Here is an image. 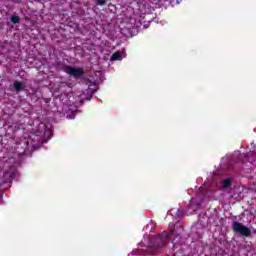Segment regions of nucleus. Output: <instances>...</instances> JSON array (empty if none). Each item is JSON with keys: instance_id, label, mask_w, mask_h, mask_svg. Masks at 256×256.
<instances>
[{"instance_id": "nucleus-2", "label": "nucleus", "mask_w": 256, "mask_h": 256, "mask_svg": "<svg viewBox=\"0 0 256 256\" xmlns=\"http://www.w3.org/2000/svg\"><path fill=\"white\" fill-rule=\"evenodd\" d=\"M169 243V234L162 232L159 236L150 238V247H165Z\"/></svg>"}, {"instance_id": "nucleus-3", "label": "nucleus", "mask_w": 256, "mask_h": 256, "mask_svg": "<svg viewBox=\"0 0 256 256\" xmlns=\"http://www.w3.org/2000/svg\"><path fill=\"white\" fill-rule=\"evenodd\" d=\"M62 71L66 72L67 75H70V77H74V79H83V77H85V69L81 67L75 68L64 64Z\"/></svg>"}, {"instance_id": "nucleus-13", "label": "nucleus", "mask_w": 256, "mask_h": 256, "mask_svg": "<svg viewBox=\"0 0 256 256\" xmlns=\"http://www.w3.org/2000/svg\"><path fill=\"white\" fill-rule=\"evenodd\" d=\"M174 243H178L179 245H183V236H181V238L174 236Z\"/></svg>"}, {"instance_id": "nucleus-19", "label": "nucleus", "mask_w": 256, "mask_h": 256, "mask_svg": "<svg viewBox=\"0 0 256 256\" xmlns=\"http://www.w3.org/2000/svg\"><path fill=\"white\" fill-rule=\"evenodd\" d=\"M80 105H83L84 103H85V101L84 100H80Z\"/></svg>"}, {"instance_id": "nucleus-22", "label": "nucleus", "mask_w": 256, "mask_h": 256, "mask_svg": "<svg viewBox=\"0 0 256 256\" xmlns=\"http://www.w3.org/2000/svg\"><path fill=\"white\" fill-rule=\"evenodd\" d=\"M45 102H46V103H49V100H48V99H46V100H45Z\"/></svg>"}, {"instance_id": "nucleus-9", "label": "nucleus", "mask_w": 256, "mask_h": 256, "mask_svg": "<svg viewBox=\"0 0 256 256\" xmlns=\"http://www.w3.org/2000/svg\"><path fill=\"white\" fill-rule=\"evenodd\" d=\"M125 57V52L117 51L110 57V61H122Z\"/></svg>"}, {"instance_id": "nucleus-5", "label": "nucleus", "mask_w": 256, "mask_h": 256, "mask_svg": "<svg viewBox=\"0 0 256 256\" xmlns=\"http://www.w3.org/2000/svg\"><path fill=\"white\" fill-rule=\"evenodd\" d=\"M61 113H63V115H66V119H75V115L79 113V109L75 104H63L61 107Z\"/></svg>"}, {"instance_id": "nucleus-14", "label": "nucleus", "mask_w": 256, "mask_h": 256, "mask_svg": "<svg viewBox=\"0 0 256 256\" xmlns=\"http://www.w3.org/2000/svg\"><path fill=\"white\" fill-rule=\"evenodd\" d=\"M191 205H196V209H199V207H201V201H197L195 199H192L190 201Z\"/></svg>"}, {"instance_id": "nucleus-20", "label": "nucleus", "mask_w": 256, "mask_h": 256, "mask_svg": "<svg viewBox=\"0 0 256 256\" xmlns=\"http://www.w3.org/2000/svg\"><path fill=\"white\" fill-rule=\"evenodd\" d=\"M3 199V194L0 193V201Z\"/></svg>"}, {"instance_id": "nucleus-8", "label": "nucleus", "mask_w": 256, "mask_h": 256, "mask_svg": "<svg viewBox=\"0 0 256 256\" xmlns=\"http://www.w3.org/2000/svg\"><path fill=\"white\" fill-rule=\"evenodd\" d=\"M183 233V226H181L180 224H175L174 229L172 230V235H174V237H179V239H181V237H183Z\"/></svg>"}, {"instance_id": "nucleus-18", "label": "nucleus", "mask_w": 256, "mask_h": 256, "mask_svg": "<svg viewBox=\"0 0 256 256\" xmlns=\"http://www.w3.org/2000/svg\"><path fill=\"white\" fill-rule=\"evenodd\" d=\"M60 99H67V96H65V95H60Z\"/></svg>"}, {"instance_id": "nucleus-10", "label": "nucleus", "mask_w": 256, "mask_h": 256, "mask_svg": "<svg viewBox=\"0 0 256 256\" xmlns=\"http://www.w3.org/2000/svg\"><path fill=\"white\" fill-rule=\"evenodd\" d=\"M232 185H233V180H231V179H224V180H222V187H223V189H231Z\"/></svg>"}, {"instance_id": "nucleus-16", "label": "nucleus", "mask_w": 256, "mask_h": 256, "mask_svg": "<svg viewBox=\"0 0 256 256\" xmlns=\"http://www.w3.org/2000/svg\"><path fill=\"white\" fill-rule=\"evenodd\" d=\"M96 5H105L107 3V0H95Z\"/></svg>"}, {"instance_id": "nucleus-21", "label": "nucleus", "mask_w": 256, "mask_h": 256, "mask_svg": "<svg viewBox=\"0 0 256 256\" xmlns=\"http://www.w3.org/2000/svg\"><path fill=\"white\" fill-rule=\"evenodd\" d=\"M89 99V94H87L86 100Z\"/></svg>"}, {"instance_id": "nucleus-12", "label": "nucleus", "mask_w": 256, "mask_h": 256, "mask_svg": "<svg viewBox=\"0 0 256 256\" xmlns=\"http://www.w3.org/2000/svg\"><path fill=\"white\" fill-rule=\"evenodd\" d=\"M10 21L11 23H13L14 25H17V23H21V18L17 15H12L10 17Z\"/></svg>"}, {"instance_id": "nucleus-11", "label": "nucleus", "mask_w": 256, "mask_h": 256, "mask_svg": "<svg viewBox=\"0 0 256 256\" xmlns=\"http://www.w3.org/2000/svg\"><path fill=\"white\" fill-rule=\"evenodd\" d=\"M87 95H89V98H87V101H91L93 99V95H95L96 91H99V87H96L95 89L88 88Z\"/></svg>"}, {"instance_id": "nucleus-17", "label": "nucleus", "mask_w": 256, "mask_h": 256, "mask_svg": "<svg viewBox=\"0 0 256 256\" xmlns=\"http://www.w3.org/2000/svg\"><path fill=\"white\" fill-rule=\"evenodd\" d=\"M249 155H251V154H241V157H249Z\"/></svg>"}, {"instance_id": "nucleus-7", "label": "nucleus", "mask_w": 256, "mask_h": 256, "mask_svg": "<svg viewBox=\"0 0 256 256\" xmlns=\"http://www.w3.org/2000/svg\"><path fill=\"white\" fill-rule=\"evenodd\" d=\"M10 89L16 93H21V91H25V83L16 80L13 84H10Z\"/></svg>"}, {"instance_id": "nucleus-15", "label": "nucleus", "mask_w": 256, "mask_h": 256, "mask_svg": "<svg viewBox=\"0 0 256 256\" xmlns=\"http://www.w3.org/2000/svg\"><path fill=\"white\" fill-rule=\"evenodd\" d=\"M86 83H90V85H95V86H97V85H99V83H103V80L102 79H100L99 81H91V80H86Z\"/></svg>"}, {"instance_id": "nucleus-1", "label": "nucleus", "mask_w": 256, "mask_h": 256, "mask_svg": "<svg viewBox=\"0 0 256 256\" xmlns=\"http://www.w3.org/2000/svg\"><path fill=\"white\" fill-rule=\"evenodd\" d=\"M44 139L41 137L34 135L29 141H26L25 144L27 145L26 149L21 152L18 151V155H26L27 157L33 155V151H37V149H41L43 143H47L51 137H53V132L49 129H45L44 131Z\"/></svg>"}, {"instance_id": "nucleus-23", "label": "nucleus", "mask_w": 256, "mask_h": 256, "mask_svg": "<svg viewBox=\"0 0 256 256\" xmlns=\"http://www.w3.org/2000/svg\"><path fill=\"white\" fill-rule=\"evenodd\" d=\"M99 75H101V72H98Z\"/></svg>"}, {"instance_id": "nucleus-4", "label": "nucleus", "mask_w": 256, "mask_h": 256, "mask_svg": "<svg viewBox=\"0 0 256 256\" xmlns=\"http://www.w3.org/2000/svg\"><path fill=\"white\" fill-rule=\"evenodd\" d=\"M232 230L234 233L241 235L242 237H251V229L243 225L241 222L234 221L232 224Z\"/></svg>"}, {"instance_id": "nucleus-6", "label": "nucleus", "mask_w": 256, "mask_h": 256, "mask_svg": "<svg viewBox=\"0 0 256 256\" xmlns=\"http://www.w3.org/2000/svg\"><path fill=\"white\" fill-rule=\"evenodd\" d=\"M17 177V168L12 166L9 170H6L2 177H0V183L3 185L5 183H13V179Z\"/></svg>"}, {"instance_id": "nucleus-24", "label": "nucleus", "mask_w": 256, "mask_h": 256, "mask_svg": "<svg viewBox=\"0 0 256 256\" xmlns=\"http://www.w3.org/2000/svg\"><path fill=\"white\" fill-rule=\"evenodd\" d=\"M254 233H256V230H254Z\"/></svg>"}]
</instances>
